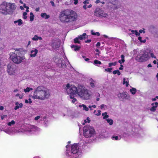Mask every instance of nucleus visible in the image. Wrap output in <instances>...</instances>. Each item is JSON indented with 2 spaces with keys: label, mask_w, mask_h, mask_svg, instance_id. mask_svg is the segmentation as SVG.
<instances>
[{
  "label": "nucleus",
  "mask_w": 158,
  "mask_h": 158,
  "mask_svg": "<svg viewBox=\"0 0 158 158\" xmlns=\"http://www.w3.org/2000/svg\"><path fill=\"white\" fill-rule=\"evenodd\" d=\"M78 106L79 107L81 108L83 110L86 111H87L89 110L88 107H87V106L84 104H80Z\"/></svg>",
  "instance_id": "18"
},
{
  "label": "nucleus",
  "mask_w": 158,
  "mask_h": 158,
  "mask_svg": "<svg viewBox=\"0 0 158 158\" xmlns=\"http://www.w3.org/2000/svg\"><path fill=\"white\" fill-rule=\"evenodd\" d=\"M108 134L107 133H104L100 134L99 135V137L101 139H104L107 138Z\"/></svg>",
  "instance_id": "24"
},
{
  "label": "nucleus",
  "mask_w": 158,
  "mask_h": 158,
  "mask_svg": "<svg viewBox=\"0 0 158 158\" xmlns=\"http://www.w3.org/2000/svg\"><path fill=\"white\" fill-rule=\"evenodd\" d=\"M65 92L69 96L70 100L73 103L77 101L74 96L78 94V87L77 88L74 85L69 83L66 84L64 88Z\"/></svg>",
  "instance_id": "3"
},
{
  "label": "nucleus",
  "mask_w": 158,
  "mask_h": 158,
  "mask_svg": "<svg viewBox=\"0 0 158 158\" xmlns=\"http://www.w3.org/2000/svg\"><path fill=\"white\" fill-rule=\"evenodd\" d=\"M117 64V62H115L114 63H109V67H110L112 66H114L116 65Z\"/></svg>",
  "instance_id": "44"
},
{
  "label": "nucleus",
  "mask_w": 158,
  "mask_h": 158,
  "mask_svg": "<svg viewBox=\"0 0 158 158\" xmlns=\"http://www.w3.org/2000/svg\"><path fill=\"white\" fill-rule=\"evenodd\" d=\"M102 64V63L101 61H98V60H95L94 61V64L95 65H96L97 66H98V65L101 64Z\"/></svg>",
  "instance_id": "39"
},
{
  "label": "nucleus",
  "mask_w": 158,
  "mask_h": 158,
  "mask_svg": "<svg viewBox=\"0 0 158 158\" xmlns=\"http://www.w3.org/2000/svg\"><path fill=\"white\" fill-rule=\"evenodd\" d=\"M90 120L89 119V117H87L86 118V119L85 120H84L85 123H82V124L84 125L85 124V123H86L87 122L88 123H90Z\"/></svg>",
  "instance_id": "48"
},
{
  "label": "nucleus",
  "mask_w": 158,
  "mask_h": 158,
  "mask_svg": "<svg viewBox=\"0 0 158 158\" xmlns=\"http://www.w3.org/2000/svg\"><path fill=\"white\" fill-rule=\"evenodd\" d=\"M4 109V107L2 106H0V110H3Z\"/></svg>",
  "instance_id": "64"
},
{
  "label": "nucleus",
  "mask_w": 158,
  "mask_h": 158,
  "mask_svg": "<svg viewBox=\"0 0 158 158\" xmlns=\"http://www.w3.org/2000/svg\"><path fill=\"white\" fill-rule=\"evenodd\" d=\"M83 133L84 136L85 137H91L95 135V131L93 127L88 125L83 127Z\"/></svg>",
  "instance_id": "7"
},
{
  "label": "nucleus",
  "mask_w": 158,
  "mask_h": 158,
  "mask_svg": "<svg viewBox=\"0 0 158 158\" xmlns=\"http://www.w3.org/2000/svg\"><path fill=\"white\" fill-rule=\"evenodd\" d=\"M100 107L101 109L103 110L106 108L107 106L104 104H102L100 106Z\"/></svg>",
  "instance_id": "42"
},
{
  "label": "nucleus",
  "mask_w": 158,
  "mask_h": 158,
  "mask_svg": "<svg viewBox=\"0 0 158 158\" xmlns=\"http://www.w3.org/2000/svg\"><path fill=\"white\" fill-rule=\"evenodd\" d=\"M77 92V95L83 100H88L92 95V93L91 91L81 85L78 86Z\"/></svg>",
  "instance_id": "5"
},
{
  "label": "nucleus",
  "mask_w": 158,
  "mask_h": 158,
  "mask_svg": "<svg viewBox=\"0 0 158 158\" xmlns=\"http://www.w3.org/2000/svg\"><path fill=\"white\" fill-rule=\"evenodd\" d=\"M23 94H22L20 95H19V98L20 99H22L23 98Z\"/></svg>",
  "instance_id": "63"
},
{
  "label": "nucleus",
  "mask_w": 158,
  "mask_h": 158,
  "mask_svg": "<svg viewBox=\"0 0 158 158\" xmlns=\"http://www.w3.org/2000/svg\"><path fill=\"white\" fill-rule=\"evenodd\" d=\"M25 102L26 103L31 104L32 103V101L31 100V98H29L28 100L25 99Z\"/></svg>",
  "instance_id": "41"
},
{
  "label": "nucleus",
  "mask_w": 158,
  "mask_h": 158,
  "mask_svg": "<svg viewBox=\"0 0 158 158\" xmlns=\"http://www.w3.org/2000/svg\"><path fill=\"white\" fill-rule=\"evenodd\" d=\"M77 17V15L74 11L70 10H66L60 13L59 18L62 22H68L74 21Z\"/></svg>",
  "instance_id": "2"
},
{
  "label": "nucleus",
  "mask_w": 158,
  "mask_h": 158,
  "mask_svg": "<svg viewBox=\"0 0 158 158\" xmlns=\"http://www.w3.org/2000/svg\"><path fill=\"white\" fill-rule=\"evenodd\" d=\"M91 33L93 35H97L98 36H99L100 35V33L98 32H94V31L93 30H91Z\"/></svg>",
  "instance_id": "43"
},
{
  "label": "nucleus",
  "mask_w": 158,
  "mask_h": 158,
  "mask_svg": "<svg viewBox=\"0 0 158 158\" xmlns=\"http://www.w3.org/2000/svg\"><path fill=\"white\" fill-rule=\"evenodd\" d=\"M27 12H24L23 13V18L24 19H26L27 18Z\"/></svg>",
  "instance_id": "50"
},
{
  "label": "nucleus",
  "mask_w": 158,
  "mask_h": 158,
  "mask_svg": "<svg viewBox=\"0 0 158 158\" xmlns=\"http://www.w3.org/2000/svg\"><path fill=\"white\" fill-rule=\"evenodd\" d=\"M92 107L91 106L89 105V108L90 110H93Z\"/></svg>",
  "instance_id": "61"
},
{
  "label": "nucleus",
  "mask_w": 158,
  "mask_h": 158,
  "mask_svg": "<svg viewBox=\"0 0 158 158\" xmlns=\"http://www.w3.org/2000/svg\"><path fill=\"white\" fill-rule=\"evenodd\" d=\"M129 91L132 94L134 95L136 94L137 90L135 88L131 87V89H130Z\"/></svg>",
  "instance_id": "27"
},
{
  "label": "nucleus",
  "mask_w": 158,
  "mask_h": 158,
  "mask_svg": "<svg viewBox=\"0 0 158 158\" xmlns=\"http://www.w3.org/2000/svg\"><path fill=\"white\" fill-rule=\"evenodd\" d=\"M67 148L66 155L71 158H78L81 156V153L78 152L79 147L78 143H75L71 146V150H70L69 146H66Z\"/></svg>",
  "instance_id": "4"
},
{
  "label": "nucleus",
  "mask_w": 158,
  "mask_h": 158,
  "mask_svg": "<svg viewBox=\"0 0 158 158\" xmlns=\"http://www.w3.org/2000/svg\"><path fill=\"white\" fill-rule=\"evenodd\" d=\"M148 53L149 55H150L152 57L156 58V56L154 55L153 53L151 51L148 52Z\"/></svg>",
  "instance_id": "46"
},
{
  "label": "nucleus",
  "mask_w": 158,
  "mask_h": 158,
  "mask_svg": "<svg viewBox=\"0 0 158 158\" xmlns=\"http://www.w3.org/2000/svg\"><path fill=\"white\" fill-rule=\"evenodd\" d=\"M7 117V115H2L1 116V119L2 120H3L4 118H6Z\"/></svg>",
  "instance_id": "52"
},
{
  "label": "nucleus",
  "mask_w": 158,
  "mask_h": 158,
  "mask_svg": "<svg viewBox=\"0 0 158 158\" xmlns=\"http://www.w3.org/2000/svg\"><path fill=\"white\" fill-rule=\"evenodd\" d=\"M101 111L100 110H94V114L96 116H99L101 114Z\"/></svg>",
  "instance_id": "33"
},
{
  "label": "nucleus",
  "mask_w": 158,
  "mask_h": 158,
  "mask_svg": "<svg viewBox=\"0 0 158 158\" xmlns=\"http://www.w3.org/2000/svg\"><path fill=\"white\" fill-rule=\"evenodd\" d=\"M27 131L29 132H37L40 131V129L33 125H29L27 126Z\"/></svg>",
  "instance_id": "13"
},
{
  "label": "nucleus",
  "mask_w": 158,
  "mask_h": 158,
  "mask_svg": "<svg viewBox=\"0 0 158 158\" xmlns=\"http://www.w3.org/2000/svg\"><path fill=\"white\" fill-rule=\"evenodd\" d=\"M94 14L97 16L99 17H106L107 16L106 13L99 8H97L95 10Z\"/></svg>",
  "instance_id": "11"
},
{
  "label": "nucleus",
  "mask_w": 158,
  "mask_h": 158,
  "mask_svg": "<svg viewBox=\"0 0 158 158\" xmlns=\"http://www.w3.org/2000/svg\"><path fill=\"white\" fill-rule=\"evenodd\" d=\"M106 120L107 121V123H108L110 125H111L113 124V121L112 119L110 118L106 119Z\"/></svg>",
  "instance_id": "38"
},
{
  "label": "nucleus",
  "mask_w": 158,
  "mask_h": 158,
  "mask_svg": "<svg viewBox=\"0 0 158 158\" xmlns=\"http://www.w3.org/2000/svg\"><path fill=\"white\" fill-rule=\"evenodd\" d=\"M27 127L26 128V129L25 130H23L22 129H19L18 131V132L19 133V132H24L25 131H27Z\"/></svg>",
  "instance_id": "47"
},
{
  "label": "nucleus",
  "mask_w": 158,
  "mask_h": 158,
  "mask_svg": "<svg viewBox=\"0 0 158 158\" xmlns=\"http://www.w3.org/2000/svg\"><path fill=\"white\" fill-rule=\"evenodd\" d=\"M139 31V33L140 34L142 33H145V31H144V29L143 28V30H140Z\"/></svg>",
  "instance_id": "53"
},
{
  "label": "nucleus",
  "mask_w": 158,
  "mask_h": 158,
  "mask_svg": "<svg viewBox=\"0 0 158 158\" xmlns=\"http://www.w3.org/2000/svg\"><path fill=\"white\" fill-rule=\"evenodd\" d=\"M74 1V3L75 5H76L78 3V0H73Z\"/></svg>",
  "instance_id": "59"
},
{
  "label": "nucleus",
  "mask_w": 158,
  "mask_h": 158,
  "mask_svg": "<svg viewBox=\"0 0 158 158\" xmlns=\"http://www.w3.org/2000/svg\"><path fill=\"white\" fill-rule=\"evenodd\" d=\"M21 52L22 49H19L15 50L14 52H12L10 53V58L13 62L19 64L25 59V56L21 54Z\"/></svg>",
  "instance_id": "6"
},
{
  "label": "nucleus",
  "mask_w": 158,
  "mask_h": 158,
  "mask_svg": "<svg viewBox=\"0 0 158 158\" xmlns=\"http://www.w3.org/2000/svg\"><path fill=\"white\" fill-rule=\"evenodd\" d=\"M123 66L122 64H121L120 67L119 68V69L120 70H122L123 69Z\"/></svg>",
  "instance_id": "60"
},
{
  "label": "nucleus",
  "mask_w": 158,
  "mask_h": 158,
  "mask_svg": "<svg viewBox=\"0 0 158 158\" xmlns=\"http://www.w3.org/2000/svg\"><path fill=\"white\" fill-rule=\"evenodd\" d=\"M95 51L97 52V53H96V55L99 56V54H100V52L99 51V50L96 49Z\"/></svg>",
  "instance_id": "55"
},
{
  "label": "nucleus",
  "mask_w": 158,
  "mask_h": 158,
  "mask_svg": "<svg viewBox=\"0 0 158 158\" xmlns=\"http://www.w3.org/2000/svg\"><path fill=\"white\" fill-rule=\"evenodd\" d=\"M79 39L78 37L74 39V42L75 43H77L78 44H80V41L79 40Z\"/></svg>",
  "instance_id": "45"
},
{
  "label": "nucleus",
  "mask_w": 158,
  "mask_h": 158,
  "mask_svg": "<svg viewBox=\"0 0 158 158\" xmlns=\"http://www.w3.org/2000/svg\"><path fill=\"white\" fill-rule=\"evenodd\" d=\"M72 48L75 51H78L80 49V47L77 45H72L71 46Z\"/></svg>",
  "instance_id": "32"
},
{
  "label": "nucleus",
  "mask_w": 158,
  "mask_h": 158,
  "mask_svg": "<svg viewBox=\"0 0 158 158\" xmlns=\"http://www.w3.org/2000/svg\"><path fill=\"white\" fill-rule=\"evenodd\" d=\"M155 105H156L155 106H153L151 109L150 110L152 111H155L156 110V108L157 107V106L158 105V103L156 102L155 103Z\"/></svg>",
  "instance_id": "31"
},
{
  "label": "nucleus",
  "mask_w": 158,
  "mask_h": 158,
  "mask_svg": "<svg viewBox=\"0 0 158 158\" xmlns=\"http://www.w3.org/2000/svg\"><path fill=\"white\" fill-rule=\"evenodd\" d=\"M33 89L32 88L27 87L26 89H24V91L25 93L29 92L30 91L32 90Z\"/></svg>",
  "instance_id": "36"
},
{
  "label": "nucleus",
  "mask_w": 158,
  "mask_h": 158,
  "mask_svg": "<svg viewBox=\"0 0 158 158\" xmlns=\"http://www.w3.org/2000/svg\"><path fill=\"white\" fill-rule=\"evenodd\" d=\"M121 60H119L118 62L121 64H122V63H124L125 61L124 56L123 55H121Z\"/></svg>",
  "instance_id": "30"
},
{
  "label": "nucleus",
  "mask_w": 158,
  "mask_h": 158,
  "mask_svg": "<svg viewBox=\"0 0 158 158\" xmlns=\"http://www.w3.org/2000/svg\"><path fill=\"white\" fill-rule=\"evenodd\" d=\"M89 82L90 85L92 88H94L95 87V85L96 83V80L92 78H90L89 80Z\"/></svg>",
  "instance_id": "17"
},
{
  "label": "nucleus",
  "mask_w": 158,
  "mask_h": 158,
  "mask_svg": "<svg viewBox=\"0 0 158 158\" xmlns=\"http://www.w3.org/2000/svg\"><path fill=\"white\" fill-rule=\"evenodd\" d=\"M113 73L114 74H117L118 75H120L121 74L120 72L118 70L114 71Z\"/></svg>",
  "instance_id": "40"
},
{
  "label": "nucleus",
  "mask_w": 158,
  "mask_h": 158,
  "mask_svg": "<svg viewBox=\"0 0 158 158\" xmlns=\"http://www.w3.org/2000/svg\"><path fill=\"white\" fill-rule=\"evenodd\" d=\"M50 96V91L42 85L38 86L34 90L31 97L33 99L44 100L48 99Z\"/></svg>",
  "instance_id": "1"
},
{
  "label": "nucleus",
  "mask_w": 158,
  "mask_h": 158,
  "mask_svg": "<svg viewBox=\"0 0 158 158\" xmlns=\"http://www.w3.org/2000/svg\"><path fill=\"white\" fill-rule=\"evenodd\" d=\"M15 123V122L14 120H12L7 123V125L11 127L13 126Z\"/></svg>",
  "instance_id": "35"
},
{
  "label": "nucleus",
  "mask_w": 158,
  "mask_h": 158,
  "mask_svg": "<svg viewBox=\"0 0 158 158\" xmlns=\"http://www.w3.org/2000/svg\"><path fill=\"white\" fill-rule=\"evenodd\" d=\"M100 45V42H98L96 44L97 47H99Z\"/></svg>",
  "instance_id": "62"
},
{
  "label": "nucleus",
  "mask_w": 158,
  "mask_h": 158,
  "mask_svg": "<svg viewBox=\"0 0 158 158\" xmlns=\"http://www.w3.org/2000/svg\"><path fill=\"white\" fill-rule=\"evenodd\" d=\"M5 132L9 134H10L14 132V130L12 129L8 128L5 130Z\"/></svg>",
  "instance_id": "21"
},
{
  "label": "nucleus",
  "mask_w": 158,
  "mask_h": 158,
  "mask_svg": "<svg viewBox=\"0 0 158 158\" xmlns=\"http://www.w3.org/2000/svg\"><path fill=\"white\" fill-rule=\"evenodd\" d=\"M52 46L54 49H56L59 47V46L58 44L56 42H53L52 44Z\"/></svg>",
  "instance_id": "28"
},
{
  "label": "nucleus",
  "mask_w": 158,
  "mask_h": 158,
  "mask_svg": "<svg viewBox=\"0 0 158 158\" xmlns=\"http://www.w3.org/2000/svg\"><path fill=\"white\" fill-rule=\"evenodd\" d=\"M112 70V68H108L107 69H105V70L106 72H108L109 73H110L111 72V70Z\"/></svg>",
  "instance_id": "51"
},
{
  "label": "nucleus",
  "mask_w": 158,
  "mask_h": 158,
  "mask_svg": "<svg viewBox=\"0 0 158 158\" xmlns=\"http://www.w3.org/2000/svg\"><path fill=\"white\" fill-rule=\"evenodd\" d=\"M118 97L121 100L126 99L130 100L131 97L129 94L126 92L122 93H119L117 95Z\"/></svg>",
  "instance_id": "10"
},
{
  "label": "nucleus",
  "mask_w": 158,
  "mask_h": 158,
  "mask_svg": "<svg viewBox=\"0 0 158 158\" xmlns=\"http://www.w3.org/2000/svg\"><path fill=\"white\" fill-rule=\"evenodd\" d=\"M150 58L148 52H145L141 54V55H138L136 59L140 62H143L148 60Z\"/></svg>",
  "instance_id": "9"
},
{
  "label": "nucleus",
  "mask_w": 158,
  "mask_h": 158,
  "mask_svg": "<svg viewBox=\"0 0 158 158\" xmlns=\"http://www.w3.org/2000/svg\"><path fill=\"white\" fill-rule=\"evenodd\" d=\"M102 115L103 116V119H107V118L109 117V116L107 114V113L106 112H105L104 113H103L102 114Z\"/></svg>",
  "instance_id": "34"
},
{
  "label": "nucleus",
  "mask_w": 158,
  "mask_h": 158,
  "mask_svg": "<svg viewBox=\"0 0 158 158\" xmlns=\"http://www.w3.org/2000/svg\"><path fill=\"white\" fill-rule=\"evenodd\" d=\"M40 116H38L35 118V120L36 121L37 120L40 118Z\"/></svg>",
  "instance_id": "58"
},
{
  "label": "nucleus",
  "mask_w": 158,
  "mask_h": 158,
  "mask_svg": "<svg viewBox=\"0 0 158 158\" xmlns=\"http://www.w3.org/2000/svg\"><path fill=\"white\" fill-rule=\"evenodd\" d=\"M112 139L114 140H119L121 139V137L120 136L114 135L112 137Z\"/></svg>",
  "instance_id": "25"
},
{
  "label": "nucleus",
  "mask_w": 158,
  "mask_h": 158,
  "mask_svg": "<svg viewBox=\"0 0 158 158\" xmlns=\"http://www.w3.org/2000/svg\"><path fill=\"white\" fill-rule=\"evenodd\" d=\"M7 9L9 10V14L12 13L16 8V6L14 3H9L6 4Z\"/></svg>",
  "instance_id": "14"
},
{
  "label": "nucleus",
  "mask_w": 158,
  "mask_h": 158,
  "mask_svg": "<svg viewBox=\"0 0 158 158\" xmlns=\"http://www.w3.org/2000/svg\"><path fill=\"white\" fill-rule=\"evenodd\" d=\"M7 71L9 74L10 75H15L17 73L16 66L12 64H9L8 65Z\"/></svg>",
  "instance_id": "8"
},
{
  "label": "nucleus",
  "mask_w": 158,
  "mask_h": 158,
  "mask_svg": "<svg viewBox=\"0 0 158 158\" xmlns=\"http://www.w3.org/2000/svg\"><path fill=\"white\" fill-rule=\"evenodd\" d=\"M14 23L15 24L18 23V26H20L23 23L22 20L20 19H19L15 21L14 22Z\"/></svg>",
  "instance_id": "26"
},
{
  "label": "nucleus",
  "mask_w": 158,
  "mask_h": 158,
  "mask_svg": "<svg viewBox=\"0 0 158 158\" xmlns=\"http://www.w3.org/2000/svg\"><path fill=\"white\" fill-rule=\"evenodd\" d=\"M40 16L42 18H44L46 19H48L50 18V15H47L46 13H41L40 14Z\"/></svg>",
  "instance_id": "22"
},
{
  "label": "nucleus",
  "mask_w": 158,
  "mask_h": 158,
  "mask_svg": "<svg viewBox=\"0 0 158 158\" xmlns=\"http://www.w3.org/2000/svg\"><path fill=\"white\" fill-rule=\"evenodd\" d=\"M30 21L31 22H32L34 19V15L33 14L32 12H31L30 14Z\"/></svg>",
  "instance_id": "37"
},
{
  "label": "nucleus",
  "mask_w": 158,
  "mask_h": 158,
  "mask_svg": "<svg viewBox=\"0 0 158 158\" xmlns=\"http://www.w3.org/2000/svg\"><path fill=\"white\" fill-rule=\"evenodd\" d=\"M9 10L7 9L6 4H2L0 5V13L4 15L9 14Z\"/></svg>",
  "instance_id": "12"
},
{
  "label": "nucleus",
  "mask_w": 158,
  "mask_h": 158,
  "mask_svg": "<svg viewBox=\"0 0 158 158\" xmlns=\"http://www.w3.org/2000/svg\"><path fill=\"white\" fill-rule=\"evenodd\" d=\"M135 34L136 36H139L140 35V33H139L137 31L135 30Z\"/></svg>",
  "instance_id": "54"
},
{
  "label": "nucleus",
  "mask_w": 158,
  "mask_h": 158,
  "mask_svg": "<svg viewBox=\"0 0 158 158\" xmlns=\"http://www.w3.org/2000/svg\"><path fill=\"white\" fill-rule=\"evenodd\" d=\"M15 106L14 108L15 110H16L19 108H22L23 106V104L22 103H19L18 102L15 103Z\"/></svg>",
  "instance_id": "20"
},
{
  "label": "nucleus",
  "mask_w": 158,
  "mask_h": 158,
  "mask_svg": "<svg viewBox=\"0 0 158 158\" xmlns=\"http://www.w3.org/2000/svg\"><path fill=\"white\" fill-rule=\"evenodd\" d=\"M138 40L140 41L141 42H142L144 43L146 42V40H142V37H141L139 36L138 38Z\"/></svg>",
  "instance_id": "49"
},
{
  "label": "nucleus",
  "mask_w": 158,
  "mask_h": 158,
  "mask_svg": "<svg viewBox=\"0 0 158 158\" xmlns=\"http://www.w3.org/2000/svg\"><path fill=\"white\" fill-rule=\"evenodd\" d=\"M50 3L52 5V6L53 7H55V5L54 3V2H53V1H50Z\"/></svg>",
  "instance_id": "56"
},
{
  "label": "nucleus",
  "mask_w": 158,
  "mask_h": 158,
  "mask_svg": "<svg viewBox=\"0 0 158 158\" xmlns=\"http://www.w3.org/2000/svg\"><path fill=\"white\" fill-rule=\"evenodd\" d=\"M123 85H125L126 87H127L129 85L128 79H125V78H123Z\"/></svg>",
  "instance_id": "29"
},
{
  "label": "nucleus",
  "mask_w": 158,
  "mask_h": 158,
  "mask_svg": "<svg viewBox=\"0 0 158 158\" xmlns=\"http://www.w3.org/2000/svg\"><path fill=\"white\" fill-rule=\"evenodd\" d=\"M38 52V50L35 48H33L31 51L30 56L31 57H35Z\"/></svg>",
  "instance_id": "16"
},
{
  "label": "nucleus",
  "mask_w": 158,
  "mask_h": 158,
  "mask_svg": "<svg viewBox=\"0 0 158 158\" xmlns=\"http://www.w3.org/2000/svg\"><path fill=\"white\" fill-rule=\"evenodd\" d=\"M78 36L79 40H81L85 39L86 36H88L85 33H84L82 35H79Z\"/></svg>",
  "instance_id": "23"
},
{
  "label": "nucleus",
  "mask_w": 158,
  "mask_h": 158,
  "mask_svg": "<svg viewBox=\"0 0 158 158\" xmlns=\"http://www.w3.org/2000/svg\"><path fill=\"white\" fill-rule=\"evenodd\" d=\"M32 40L34 41H37L39 40H42V38L41 36H39L37 35H35L32 38Z\"/></svg>",
  "instance_id": "19"
},
{
  "label": "nucleus",
  "mask_w": 158,
  "mask_h": 158,
  "mask_svg": "<svg viewBox=\"0 0 158 158\" xmlns=\"http://www.w3.org/2000/svg\"><path fill=\"white\" fill-rule=\"evenodd\" d=\"M63 114V117H70L72 118L73 117L72 112L70 110L67 109H66L64 110Z\"/></svg>",
  "instance_id": "15"
},
{
  "label": "nucleus",
  "mask_w": 158,
  "mask_h": 158,
  "mask_svg": "<svg viewBox=\"0 0 158 158\" xmlns=\"http://www.w3.org/2000/svg\"><path fill=\"white\" fill-rule=\"evenodd\" d=\"M89 0H87L85 1L84 2V3L85 4H86V5H87V4H88L89 3Z\"/></svg>",
  "instance_id": "57"
}]
</instances>
